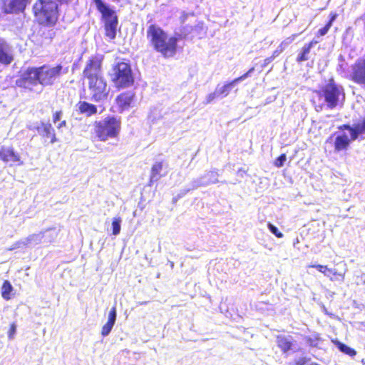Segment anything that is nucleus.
Here are the masks:
<instances>
[{"label": "nucleus", "instance_id": "obj_35", "mask_svg": "<svg viewBox=\"0 0 365 365\" xmlns=\"http://www.w3.org/2000/svg\"><path fill=\"white\" fill-rule=\"evenodd\" d=\"M16 324L14 322L11 323L8 331V337L9 339H12L14 338V336L16 333Z\"/></svg>", "mask_w": 365, "mask_h": 365}, {"label": "nucleus", "instance_id": "obj_36", "mask_svg": "<svg viewBox=\"0 0 365 365\" xmlns=\"http://www.w3.org/2000/svg\"><path fill=\"white\" fill-rule=\"evenodd\" d=\"M62 115H63L62 110H56V112H54L52 115L53 122L54 123L58 122L61 119Z\"/></svg>", "mask_w": 365, "mask_h": 365}, {"label": "nucleus", "instance_id": "obj_15", "mask_svg": "<svg viewBox=\"0 0 365 365\" xmlns=\"http://www.w3.org/2000/svg\"><path fill=\"white\" fill-rule=\"evenodd\" d=\"M29 0H3L2 11L5 14H19L23 12Z\"/></svg>", "mask_w": 365, "mask_h": 365}, {"label": "nucleus", "instance_id": "obj_24", "mask_svg": "<svg viewBox=\"0 0 365 365\" xmlns=\"http://www.w3.org/2000/svg\"><path fill=\"white\" fill-rule=\"evenodd\" d=\"M334 344L336 346V347L339 349L340 351L349 356H354L356 354V351L354 349L349 347V346L344 343H341L339 341H334Z\"/></svg>", "mask_w": 365, "mask_h": 365}, {"label": "nucleus", "instance_id": "obj_17", "mask_svg": "<svg viewBox=\"0 0 365 365\" xmlns=\"http://www.w3.org/2000/svg\"><path fill=\"white\" fill-rule=\"evenodd\" d=\"M39 135L45 140H49L51 143L56 142L55 130L49 123L41 122L40 126L36 128Z\"/></svg>", "mask_w": 365, "mask_h": 365}, {"label": "nucleus", "instance_id": "obj_34", "mask_svg": "<svg viewBox=\"0 0 365 365\" xmlns=\"http://www.w3.org/2000/svg\"><path fill=\"white\" fill-rule=\"evenodd\" d=\"M254 71H255V67L250 68L246 73H245L242 76L235 78L234 82H235L237 83L247 78L250 76V74L251 73H252Z\"/></svg>", "mask_w": 365, "mask_h": 365}, {"label": "nucleus", "instance_id": "obj_19", "mask_svg": "<svg viewBox=\"0 0 365 365\" xmlns=\"http://www.w3.org/2000/svg\"><path fill=\"white\" fill-rule=\"evenodd\" d=\"M116 307L114 306L110 309L108 313L107 322L102 327L101 333L103 336H108L111 331L116 320Z\"/></svg>", "mask_w": 365, "mask_h": 365}, {"label": "nucleus", "instance_id": "obj_26", "mask_svg": "<svg viewBox=\"0 0 365 365\" xmlns=\"http://www.w3.org/2000/svg\"><path fill=\"white\" fill-rule=\"evenodd\" d=\"M235 84H236V83L234 82L233 79L232 81L225 83L221 88H216L215 90L219 96H227Z\"/></svg>", "mask_w": 365, "mask_h": 365}, {"label": "nucleus", "instance_id": "obj_28", "mask_svg": "<svg viewBox=\"0 0 365 365\" xmlns=\"http://www.w3.org/2000/svg\"><path fill=\"white\" fill-rule=\"evenodd\" d=\"M121 218L120 217H114L112 221V233L117 235L120 232Z\"/></svg>", "mask_w": 365, "mask_h": 365}, {"label": "nucleus", "instance_id": "obj_8", "mask_svg": "<svg viewBox=\"0 0 365 365\" xmlns=\"http://www.w3.org/2000/svg\"><path fill=\"white\" fill-rule=\"evenodd\" d=\"M88 84L91 98L95 102L103 101L108 98L109 91L106 80L103 76L88 79Z\"/></svg>", "mask_w": 365, "mask_h": 365}, {"label": "nucleus", "instance_id": "obj_18", "mask_svg": "<svg viewBox=\"0 0 365 365\" xmlns=\"http://www.w3.org/2000/svg\"><path fill=\"white\" fill-rule=\"evenodd\" d=\"M351 141L353 140L351 137L349 138L346 133H343L337 134L334 142V151L338 153L347 150Z\"/></svg>", "mask_w": 365, "mask_h": 365}, {"label": "nucleus", "instance_id": "obj_16", "mask_svg": "<svg viewBox=\"0 0 365 365\" xmlns=\"http://www.w3.org/2000/svg\"><path fill=\"white\" fill-rule=\"evenodd\" d=\"M14 61L11 48L7 42L0 38V63L8 66Z\"/></svg>", "mask_w": 365, "mask_h": 365}, {"label": "nucleus", "instance_id": "obj_30", "mask_svg": "<svg viewBox=\"0 0 365 365\" xmlns=\"http://www.w3.org/2000/svg\"><path fill=\"white\" fill-rule=\"evenodd\" d=\"M267 227H268L269 230H270V232L272 234H274L277 237H278V238L283 237V236H284L283 233L281 232L280 231H279L278 228L276 226L273 225L270 222H268Z\"/></svg>", "mask_w": 365, "mask_h": 365}, {"label": "nucleus", "instance_id": "obj_9", "mask_svg": "<svg viewBox=\"0 0 365 365\" xmlns=\"http://www.w3.org/2000/svg\"><path fill=\"white\" fill-rule=\"evenodd\" d=\"M17 87L32 91L33 87L39 84L38 73L36 67H28L22 71L16 80Z\"/></svg>", "mask_w": 365, "mask_h": 365}, {"label": "nucleus", "instance_id": "obj_29", "mask_svg": "<svg viewBox=\"0 0 365 365\" xmlns=\"http://www.w3.org/2000/svg\"><path fill=\"white\" fill-rule=\"evenodd\" d=\"M306 341L311 346H317L322 339L319 334H315L313 336L307 337Z\"/></svg>", "mask_w": 365, "mask_h": 365}, {"label": "nucleus", "instance_id": "obj_5", "mask_svg": "<svg viewBox=\"0 0 365 365\" xmlns=\"http://www.w3.org/2000/svg\"><path fill=\"white\" fill-rule=\"evenodd\" d=\"M111 81L118 90L132 86L135 83V76L129 60H123L115 63L112 67Z\"/></svg>", "mask_w": 365, "mask_h": 365}, {"label": "nucleus", "instance_id": "obj_37", "mask_svg": "<svg viewBox=\"0 0 365 365\" xmlns=\"http://www.w3.org/2000/svg\"><path fill=\"white\" fill-rule=\"evenodd\" d=\"M219 95L217 93V91L215 90L213 93H210L206 98V103H210L212 101H213Z\"/></svg>", "mask_w": 365, "mask_h": 365}, {"label": "nucleus", "instance_id": "obj_23", "mask_svg": "<svg viewBox=\"0 0 365 365\" xmlns=\"http://www.w3.org/2000/svg\"><path fill=\"white\" fill-rule=\"evenodd\" d=\"M311 52L310 45H304L303 47L298 51L296 61L297 63H302L307 61L309 58V53Z\"/></svg>", "mask_w": 365, "mask_h": 365}, {"label": "nucleus", "instance_id": "obj_41", "mask_svg": "<svg viewBox=\"0 0 365 365\" xmlns=\"http://www.w3.org/2000/svg\"><path fill=\"white\" fill-rule=\"evenodd\" d=\"M66 125V120H63L61 121L57 126V128L58 129L63 128V127H65Z\"/></svg>", "mask_w": 365, "mask_h": 365}, {"label": "nucleus", "instance_id": "obj_40", "mask_svg": "<svg viewBox=\"0 0 365 365\" xmlns=\"http://www.w3.org/2000/svg\"><path fill=\"white\" fill-rule=\"evenodd\" d=\"M317 41H314V40H312L311 41H309L308 43L305 44L306 46H309L310 45V49H312V48L313 47L314 45L317 44Z\"/></svg>", "mask_w": 365, "mask_h": 365}, {"label": "nucleus", "instance_id": "obj_20", "mask_svg": "<svg viewBox=\"0 0 365 365\" xmlns=\"http://www.w3.org/2000/svg\"><path fill=\"white\" fill-rule=\"evenodd\" d=\"M77 110L80 114H84L87 117L97 113L98 109L96 105L87 101H79L77 105Z\"/></svg>", "mask_w": 365, "mask_h": 365}, {"label": "nucleus", "instance_id": "obj_2", "mask_svg": "<svg viewBox=\"0 0 365 365\" xmlns=\"http://www.w3.org/2000/svg\"><path fill=\"white\" fill-rule=\"evenodd\" d=\"M120 130V119L113 115H108L103 120L95 121L93 123V134L97 140L106 142L109 138H118Z\"/></svg>", "mask_w": 365, "mask_h": 365}, {"label": "nucleus", "instance_id": "obj_42", "mask_svg": "<svg viewBox=\"0 0 365 365\" xmlns=\"http://www.w3.org/2000/svg\"><path fill=\"white\" fill-rule=\"evenodd\" d=\"M37 235H31L27 237V241H31L34 240Z\"/></svg>", "mask_w": 365, "mask_h": 365}, {"label": "nucleus", "instance_id": "obj_21", "mask_svg": "<svg viewBox=\"0 0 365 365\" xmlns=\"http://www.w3.org/2000/svg\"><path fill=\"white\" fill-rule=\"evenodd\" d=\"M277 346L283 353H287L292 349L293 343L289 336L278 335L276 338Z\"/></svg>", "mask_w": 365, "mask_h": 365}, {"label": "nucleus", "instance_id": "obj_31", "mask_svg": "<svg viewBox=\"0 0 365 365\" xmlns=\"http://www.w3.org/2000/svg\"><path fill=\"white\" fill-rule=\"evenodd\" d=\"M286 160H287V155L285 153H282L274 160V165L277 168H281L284 165Z\"/></svg>", "mask_w": 365, "mask_h": 365}, {"label": "nucleus", "instance_id": "obj_32", "mask_svg": "<svg viewBox=\"0 0 365 365\" xmlns=\"http://www.w3.org/2000/svg\"><path fill=\"white\" fill-rule=\"evenodd\" d=\"M308 267L316 268L319 272L323 273L327 276H328L329 270L330 269L329 268L327 267V266L321 264H310L308 266Z\"/></svg>", "mask_w": 365, "mask_h": 365}, {"label": "nucleus", "instance_id": "obj_7", "mask_svg": "<svg viewBox=\"0 0 365 365\" xmlns=\"http://www.w3.org/2000/svg\"><path fill=\"white\" fill-rule=\"evenodd\" d=\"M96 9L101 13L104 21L105 36L110 40H113L116 36L118 25L117 14L106 4L96 7Z\"/></svg>", "mask_w": 365, "mask_h": 365}, {"label": "nucleus", "instance_id": "obj_33", "mask_svg": "<svg viewBox=\"0 0 365 365\" xmlns=\"http://www.w3.org/2000/svg\"><path fill=\"white\" fill-rule=\"evenodd\" d=\"M331 27V26L329 25V24L326 23V24L322 28L319 29L317 31L316 36L317 37L325 36L328 33Z\"/></svg>", "mask_w": 365, "mask_h": 365}, {"label": "nucleus", "instance_id": "obj_6", "mask_svg": "<svg viewBox=\"0 0 365 365\" xmlns=\"http://www.w3.org/2000/svg\"><path fill=\"white\" fill-rule=\"evenodd\" d=\"M38 73L39 84L43 86H53L55 81L62 75L68 73V67H63L61 64L51 66L44 64L36 67Z\"/></svg>", "mask_w": 365, "mask_h": 365}, {"label": "nucleus", "instance_id": "obj_22", "mask_svg": "<svg viewBox=\"0 0 365 365\" xmlns=\"http://www.w3.org/2000/svg\"><path fill=\"white\" fill-rule=\"evenodd\" d=\"M163 162H157L153 165L150 176V182L158 181L160 178L162 176L160 173L163 170Z\"/></svg>", "mask_w": 365, "mask_h": 365}, {"label": "nucleus", "instance_id": "obj_25", "mask_svg": "<svg viewBox=\"0 0 365 365\" xmlns=\"http://www.w3.org/2000/svg\"><path fill=\"white\" fill-rule=\"evenodd\" d=\"M13 291V287L9 280H4L1 287V297L6 300L11 298V293Z\"/></svg>", "mask_w": 365, "mask_h": 365}, {"label": "nucleus", "instance_id": "obj_14", "mask_svg": "<svg viewBox=\"0 0 365 365\" xmlns=\"http://www.w3.org/2000/svg\"><path fill=\"white\" fill-rule=\"evenodd\" d=\"M0 159L10 165H21L20 155L15 151L13 147L3 145L0 148Z\"/></svg>", "mask_w": 365, "mask_h": 365}, {"label": "nucleus", "instance_id": "obj_3", "mask_svg": "<svg viewBox=\"0 0 365 365\" xmlns=\"http://www.w3.org/2000/svg\"><path fill=\"white\" fill-rule=\"evenodd\" d=\"M33 13L37 22L45 26H53L58 19V6L52 0H37Z\"/></svg>", "mask_w": 365, "mask_h": 365}, {"label": "nucleus", "instance_id": "obj_11", "mask_svg": "<svg viewBox=\"0 0 365 365\" xmlns=\"http://www.w3.org/2000/svg\"><path fill=\"white\" fill-rule=\"evenodd\" d=\"M339 130H349L351 134L352 140H355L359 138H365V115L360 116L352 126L349 124H343L338 126Z\"/></svg>", "mask_w": 365, "mask_h": 365}, {"label": "nucleus", "instance_id": "obj_4", "mask_svg": "<svg viewBox=\"0 0 365 365\" xmlns=\"http://www.w3.org/2000/svg\"><path fill=\"white\" fill-rule=\"evenodd\" d=\"M320 98H323L329 109H334L343 104L345 100L344 88L336 83L333 78L320 89L315 91Z\"/></svg>", "mask_w": 365, "mask_h": 365}, {"label": "nucleus", "instance_id": "obj_10", "mask_svg": "<svg viewBox=\"0 0 365 365\" xmlns=\"http://www.w3.org/2000/svg\"><path fill=\"white\" fill-rule=\"evenodd\" d=\"M103 57L101 55L96 54L91 56L84 67L83 76L87 80L102 76V64Z\"/></svg>", "mask_w": 365, "mask_h": 365}, {"label": "nucleus", "instance_id": "obj_39", "mask_svg": "<svg viewBox=\"0 0 365 365\" xmlns=\"http://www.w3.org/2000/svg\"><path fill=\"white\" fill-rule=\"evenodd\" d=\"M337 16H338V14L336 13L331 12L329 14V19L327 23L329 24V25L332 26L334 21L336 19Z\"/></svg>", "mask_w": 365, "mask_h": 365}, {"label": "nucleus", "instance_id": "obj_1", "mask_svg": "<svg viewBox=\"0 0 365 365\" xmlns=\"http://www.w3.org/2000/svg\"><path fill=\"white\" fill-rule=\"evenodd\" d=\"M146 38L153 50L163 58H170L176 55L180 35L170 36L158 24H151L147 28Z\"/></svg>", "mask_w": 365, "mask_h": 365}, {"label": "nucleus", "instance_id": "obj_12", "mask_svg": "<svg viewBox=\"0 0 365 365\" xmlns=\"http://www.w3.org/2000/svg\"><path fill=\"white\" fill-rule=\"evenodd\" d=\"M135 93L132 91H126L119 93L115 99L118 111L122 113L132 108L135 104Z\"/></svg>", "mask_w": 365, "mask_h": 365}, {"label": "nucleus", "instance_id": "obj_13", "mask_svg": "<svg viewBox=\"0 0 365 365\" xmlns=\"http://www.w3.org/2000/svg\"><path fill=\"white\" fill-rule=\"evenodd\" d=\"M349 79L358 85L365 86V58H360L352 65Z\"/></svg>", "mask_w": 365, "mask_h": 365}, {"label": "nucleus", "instance_id": "obj_38", "mask_svg": "<svg viewBox=\"0 0 365 365\" xmlns=\"http://www.w3.org/2000/svg\"><path fill=\"white\" fill-rule=\"evenodd\" d=\"M61 3H67L70 0H58ZM93 1L95 3L96 7L101 6L102 5L106 4L102 0H93Z\"/></svg>", "mask_w": 365, "mask_h": 365}, {"label": "nucleus", "instance_id": "obj_27", "mask_svg": "<svg viewBox=\"0 0 365 365\" xmlns=\"http://www.w3.org/2000/svg\"><path fill=\"white\" fill-rule=\"evenodd\" d=\"M345 272H337L335 269H330L329 270L328 277H329L331 280H339L343 281L344 279Z\"/></svg>", "mask_w": 365, "mask_h": 365}]
</instances>
